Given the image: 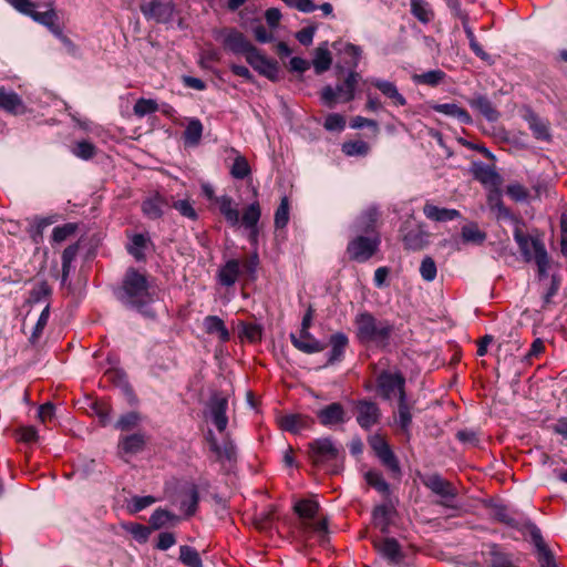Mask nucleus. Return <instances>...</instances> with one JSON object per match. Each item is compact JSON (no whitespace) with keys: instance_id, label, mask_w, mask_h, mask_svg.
<instances>
[{"instance_id":"obj_1","label":"nucleus","mask_w":567,"mask_h":567,"mask_svg":"<svg viewBox=\"0 0 567 567\" xmlns=\"http://www.w3.org/2000/svg\"><path fill=\"white\" fill-rule=\"evenodd\" d=\"M299 516L298 533L303 540L316 537L320 543L328 540V520L319 515V503L315 499H300L295 506Z\"/></svg>"},{"instance_id":"obj_2","label":"nucleus","mask_w":567,"mask_h":567,"mask_svg":"<svg viewBox=\"0 0 567 567\" xmlns=\"http://www.w3.org/2000/svg\"><path fill=\"white\" fill-rule=\"evenodd\" d=\"M355 336L361 343L384 347L393 332V326L384 319H378L368 311L354 318Z\"/></svg>"},{"instance_id":"obj_3","label":"nucleus","mask_w":567,"mask_h":567,"mask_svg":"<svg viewBox=\"0 0 567 567\" xmlns=\"http://www.w3.org/2000/svg\"><path fill=\"white\" fill-rule=\"evenodd\" d=\"M121 300L131 307L141 309L152 301L147 279L135 269H130L123 280Z\"/></svg>"},{"instance_id":"obj_4","label":"nucleus","mask_w":567,"mask_h":567,"mask_svg":"<svg viewBox=\"0 0 567 567\" xmlns=\"http://www.w3.org/2000/svg\"><path fill=\"white\" fill-rule=\"evenodd\" d=\"M375 383L379 395L384 400L390 401L405 395V379L399 372L382 371L378 374Z\"/></svg>"},{"instance_id":"obj_5","label":"nucleus","mask_w":567,"mask_h":567,"mask_svg":"<svg viewBox=\"0 0 567 567\" xmlns=\"http://www.w3.org/2000/svg\"><path fill=\"white\" fill-rule=\"evenodd\" d=\"M341 451V446L329 437L317 439L309 443V456L313 464L318 466L337 461Z\"/></svg>"},{"instance_id":"obj_6","label":"nucleus","mask_w":567,"mask_h":567,"mask_svg":"<svg viewBox=\"0 0 567 567\" xmlns=\"http://www.w3.org/2000/svg\"><path fill=\"white\" fill-rule=\"evenodd\" d=\"M423 484L425 487L431 489L435 495L441 497V501L439 502L440 505L449 508H456L454 499L457 495V489L454 487L452 483L444 480L437 474H433L424 477Z\"/></svg>"},{"instance_id":"obj_7","label":"nucleus","mask_w":567,"mask_h":567,"mask_svg":"<svg viewBox=\"0 0 567 567\" xmlns=\"http://www.w3.org/2000/svg\"><path fill=\"white\" fill-rule=\"evenodd\" d=\"M228 400L220 394H214L206 408L205 417L212 422L219 433H224L228 425Z\"/></svg>"},{"instance_id":"obj_8","label":"nucleus","mask_w":567,"mask_h":567,"mask_svg":"<svg viewBox=\"0 0 567 567\" xmlns=\"http://www.w3.org/2000/svg\"><path fill=\"white\" fill-rule=\"evenodd\" d=\"M379 245L380 238L378 236H358L349 243L347 250L351 259L364 262L375 254Z\"/></svg>"},{"instance_id":"obj_9","label":"nucleus","mask_w":567,"mask_h":567,"mask_svg":"<svg viewBox=\"0 0 567 567\" xmlns=\"http://www.w3.org/2000/svg\"><path fill=\"white\" fill-rule=\"evenodd\" d=\"M331 48L334 51L338 68H357L361 55V51L358 47L343 39H339L331 44Z\"/></svg>"},{"instance_id":"obj_10","label":"nucleus","mask_w":567,"mask_h":567,"mask_svg":"<svg viewBox=\"0 0 567 567\" xmlns=\"http://www.w3.org/2000/svg\"><path fill=\"white\" fill-rule=\"evenodd\" d=\"M357 422L364 429L369 430L380 421L381 412L377 403L368 400H359L355 402Z\"/></svg>"},{"instance_id":"obj_11","label":"nucleus","mask_w":567,"mask_h":567,"mask_svg":"<svg viewBox=\"0 0 567 567\" xmlns=\"http://www.w3.org/2000/svg\"><path fill=\"white\" fill-rule=\"evenodd\" d=\"M369 444L384 466H386L393 473L400 472L399 462L389 444L382 436L373 435L369 440Z\"/></svg>"},{"instance_id":"obj_12","label":"nucleus","mask_w":567,"mask_h":567,"mask_svg":"<svg viewBox=\"0 0 567 567\" xmlns=\"http://www.w3.org/2000/svg\"><path fill=\"white\" fill-rule=\"evenodd\" d=\"M290 340L296 349L307 354L321 352L326 348L324 343L316 339L307 329H300L298 333H291Z\"/></svg>"},{"instance_id":"obj_13","label":"nucleus","mask_w":567,"mask_h":567,"mask_svg":"<svg viewBox=\"0 0 567 567\" xmlns=\"http://www.w3.org/2000/svg\"><path fill=\"white\" fill-rule=\"evenodd\" d=\"M317 416L319 422L323 426H336L339 424H343L349 420V416L342 406V404L334 402L331 403L317 412Z\"/></svg>"},{"instance_id":"obj_14","label":"nucleus","mask_w":567,"mask_h":567,"mask_svg":"<svg viewBox=\"0 0 567 567\" xmlns=\"http://www.w3.org/2000/svg\"><path fill=\"white\" fill-rule=\"evenodd\" d=\"M260 205L258 202H254L244 209L243 216L240 218L239 225H243L246 229H248V238L252 244H256L258 240V221L260 219Z\"/></svg>"},{"instance_id":"obj_15","label":"nucleus","mask_w":567,"mask_h":567,"mask_svg":"<svg viewBox=\"0 0 567 567\" xmlns=\"http://www.w3.org/2000/svg\"><path fill=\"white\" fill-rule=\"evenodd\" d=\"M514 239L526 261L533 260L545 248L539 239L525 235L518 227L514 231Z\"/></svg>"},{"instance_id":"obj_16","label":"nucleus","mask_w":567,"mask_h":567,"mask_svg":"<svg viewBox=\"0 0 567 567\" xmlns=\"http://www.w3.org/2000/svg\"><path fill=\"white\" fill-rule=\"evenodd\" d=\"M141 11L156 21H166L173 13V6L169 1L145 0L141 4Z\"/></svg>"},{"instance_id":"obj_17","label":"nucleus","mask_w":567,"mask_h":567,"mask_svg":"<svg viewBox=\"0 0 567 567\" xmlns=\"http://www.w3.org/2000/svg\"><path fill=\"white\" fill-rule=\"evenodd\" d=\"M257 72L261 75L268 78L271 81H276L279 75V69L275 61H271L259 53V51H255L248 55L247 61Z\"/></svg>"},{"instance_id":"obj_18","label":"nucleus","mask_w":567,"mask_h":567,"mask_svg":"<svg viewBox=\"0 0 567 567\" xmlns=\"http://www.w3.org/2000/svg\"><path fill=\"white\" fill-rule=\"evenodd\" d=\"M215 204L218 206L220 214L231 227H238L240 224L239 210L237 204L228 195H221L215 198Z\"/></svg>"},{"instance_id":"obj_19","label":"nucleus","mask_w":567,"mask_h":567,"mask_svg":"<svg viewBox=\"0 0 567 567\" xmlns=\"http://www.w3.org/2000/svg\"><path fill=\"white\" fill-rule=\"evenodd\" d=\"M312 423L313 420L310 416L302 414L284 415L279 420L280 427L284 431H288L293 434H298L302 430L309 429Z\"/></svg>"},{"instance_id":"obj_20","label":"nucleus","mask_w":567,"mask_h":567,"mask_svg":"<svg viewBox=\"0 0 567 567\" xmlns=\"http://www.w3.org/2000/svg\"><path fill=\"white\" fill-rule=\"evenodd\" d=\"M429 233L423 228V226L417 225L414 228L410 229L405 234H403V243L405 248L411 250H421L429 243Z\"/></svg>"},{"instance_id":"obj_21","label":"nucleus","mask_w":567,"mask_h":567,"mask_svg":"<svg viewBox=\"0 0 567 567\" xmlns=\"http://www.w3.org/2000/svg\"><path fill=\"white\" fill-rule=\"evenodd\" d=\"M377 550L391 563H400L402 553L400 545L394 538H382L374 542Z\"/></svg>"},{"instance_id":"obj_22","label":"nucleus","mask_w":567,"mask_h":567,"mask_svg":"<svg viewBox=\"0 0 567 567\" xmlns=\"http://www.w3.org/2000/svg\"><path fill=\"white\" fill-rule=\"evenodd\" d=\"M423 214L427 219L434 221H450L460 217L458 210L439 207L433 205L432 203H425L423 207Z\"/></svg>"},{"instance_id":"obj_23","label":"nucleus","mask_w":567,"mask_h":567,"mask_svg":"<svg viewBox=\"0 0 567 567\" xmlns=\"http://www.w3.org/2000/svg\"><path fill=\"white\" fill-rule=\"evenodd\" d=\"M203 327L206 333L216 336L220 342H227L230 339L228 329L217 316H207L203 321Z\"/></svg>"},{"instance_id":"obj_24","label":"nucleus","mask_w":567,"mask_h":567,"mask_svg":"<svg viewBox=\"0 0 567 567\" xmlns=\"http://www.w3.org/2000/svg\"><path fill=\"white\" fill-rule=\"evenodd\" d=\"M207 442L209 444L210 451L215 453L218 460H231L234 457L235 446L230 440L225 439L223 443L219 444L215 434L212 431H208Z\"/></svg>"},{"instance_id":"obj_25","label":"nucleus","mask_w":567,"mask_h":567,"mask_svg":"<svg viewBox=\"0 0 567 567\" xmlns=\"http://www.w3.org/2000/svg\"><path fill=\"white\" fill-rule=\"evenodd\" d=\"M146 437L143 433L137 432L125 435L120 439L118 449L124 454H137L143 451Z\"/></svg>"},{"instance_id":"obj_26","label":"nucleus","mask_w":567,"mask_h":567,"mask_svg":"<svg viewBox=\"0 0 567 567\" xmlns=\"http://www.w3.org/2000/svg\"><path fill=\"white\" fill-rule=\"evenodd\" d=\"M472 173L473 176L484 185L497 186L501 182V177L495 169L484 163H474Z\"/></svg>"},{"instance_id":"obj_27","label":"nucleus","mask_w":567,"mask_h":567,"mask_svg":"<svg viewBox=\"0 0 567 567\" xmlns=\"http://www.w3.org/2000/svg\"><path fill=\"white\" fill-rule=\"evenodd\" d=\"M370 83L389 97L394 105L403 106L406 104L405 97L398 91L394 83L381 79H372Z\"/></svg>"},{"instance_id":"obj_28","label":"nucleus","mask_w":567,"mask_h":567,"mask_svg":"<svg viewBox=\"0 0 567 567\" xmlns=\"http://www.w3.org/2000/svg\"><path fill=\"white\" fill-rule=\"evenodd\" d=\"M0 107L14 115L25 112L21 97L17 93L7 92L3 89H0Z\"/></svg>"},{"instance_id":"obj_29","label":"nucleus","mask_w":567,"mask_h":567,"mask_svg":"<svg viewBox=\"0 0 567 567\" xmlns=\"http://www.w3.org/2000/svg\"><path fill=\"white\" fill-rule=\"evenodd\" d=\"M334 58L333 49L329 48L328 42H323L317 50L312 61L316 73L320 74L329 70L332 59Z\"/></svg>"},{"instance_id":"obj_30","label":"nucleus","mask_w":567,"mask_h":567,"mask_svg":"<svg viewBox=\"0 0 567 567\" xmlns=\"http://www.w3.org/2000/svg\"><path fill=\"white\" fill-rule=\"evenodd\" d=\"M525 118L535 138L540 141L550 140L549 123L546 120L532 112L528 113Z\"/></svg>"},{"instance_id":"obj_31","label":"nucleus","mask_w":567,"mask_h":567,"mask_svg":"<svg viewBox=\"0 0 567 567\" xmlns=\"http://www.w3.org/2000/svg\"><path fill=\"white\" fill-rule=\"evenodd\" d=\"M240 275V261L237 259H229L218 271V280L220 285L230 287L233 286Z\"/></svg>"},{"instance_id":"obj_32","label":"nucleus","mask_w":567,"mask_h":567,"mask_svg":"<svg viewBox=\"0 0 567 567\" xmlns=\"http://www.w3.org/2000/svg\"><path fill=\"white\" fill-rule=\"evenodd\" d=\"M203 131L204 126L198 118H188L186 128L183 133L185 144L188 146H197L202 140Z\"/></svg>"},{"instance_id":"obj_33","label":"nucleus","mask_w":567,"mask_h":567,"mask_svg":"<svg viewBox=\"0 0 567 567\" xmlns=\"http://www.w3.org/2000/svg\"><path fill=\"white\" fill-rule=\"evenodd\" d=\"M349 343L348 337L343 332H337L330 337L329 364H333L342 359L344 350Z\"/></svg>"},{"instance_id":"obj_34","label":"nucleus","mask_w":567,"mask_h":567,"mask_svg":"<svg viewBox=\"0 0 567 567\" xmlns=\"http://www.w3.org/2000/svg\"><path fill=\"white\" fill-rule=\"evenodd\" d=\"M532 537H533L535 546L538 550V560H539L540 567H557L551 553L546 547V545L543 540L540 532L538 529H534L532 532Z\"/></svg>"},{"instance_id":"obj_35","label":"nucleus","mask_w":567,"mask_h":567,"mask_svg":"<svg viewBox=\"0 0 567 567\" xmlns=\"http://www.w3.org/2000/svg\"><path fill=\"white\" fill-rule=\"evenodd\" d=\"M224 47L227 51L244 56L246 61L248 55L257 50L246 41V38H225Z\"/></svg>"},{"instance_id":"obj_36","label":"nucleus","mask_w":567,"mask_h":567,"mask_svg":"<svg viewBox=\"0 0 567 567\" xmlns=\"http://www.w3.org/2000/svg\"><path fill=\"white\" fill-rule=\"evenodd\" d=\"M433 110L437 113H442L444 115L455 117L461 123L468 124L472 118L466 110L460 107L455 103H444V104H435L433 105Z\"/></svg>"},{"instance_id":"obj_37","label":"nucleus","mask_w":567,"mask_h":567,"mask_svg":"<svg viewBox=\"0 0 567 567\" xmlns=\"http://www.w3.org/2000/svg\"><path fill=\"white\" fill-rule=\"evenodd\" d=\"M360 75L351 71L342 84L337 85V91L341 102H349L354 97V91Z\"/></svg>"},{"instance_id":"obj_38","label":"nucleus","mask_w":567,"mask_h":567,"mask_svg":"<svg viewBox=\"0 0 567 567\" xmlns=\"http://www.w3.org/2000/svg\"><path fill=\"white\" fill-rule=\"evenodd\" d=\"M411 13L424 24L434 19V12L425 0H411Z\"/></svg>"},{"instance_id":"obj_39","label":"nucleus","mask_w":567,"mask_h":567,"mask_svg":"<svg viewBox=\"0 0 567 567\" xmlns=\"http://www.w3.org/2000/svg\"><path fill=\"white\" fill-rule=\"evenodd\" d=\"M165 206V202L162 196L155 195L153 197L147 198L143 205V213L152 219L159 218L163 214V207Z\"/></svg>"},{"instance_id":"obj_40","label":"nucleus","mask_w":567,"mask_h":567,"mask_svg":"<svg viewBox=\"0 0 567 567\" xmlns=\"http://www.w3.org/2000/svg\"><path fill=\"white\" fill-rule=\"evenodd\" d=\"M446 74L442 70H431L421 74H413L412 80L416 84L436 86L445 79Z\"/></svg>"},{"instance_id":"obj_41","label":"nucleus","mask_w":567,"mask_h":567,"mask_svg":"<svg viewBox=\"0 0 567 567\" xmlns=\"http://www.w3.org/2000/svg\"><path fill=\"white\" fill-rule=\"evenodd\" d=\"M379 212L374 206L368 207L357 219V228L361 231H368L374 227L379 219Z\"/></svg>"},{"instance_id":"obj_42","label":"nucleus","mask_w":567,"mask_h":567,"mask_svg":"<svg viewBox=\"0 0 567 567\" xmlns=\"http://www.w3.org/2000/svg\"><path fill=\"white\" fill-rule=\"evenodd\" d=\"M239 337L249 342H258L261 340L262 329L260 324L254 322H240Z\"/></svg>"},{"instance_id":"obj_43","label":"nucleus","mask_w":567,"mask_h":567,"mask_svg":"<svg viewBox=\"0 0 567 567\" xmlns=\"http://www.w3.org/2000/svg\"><path fill=\"white\" fill-rule=\"evenodd\" d=\"M471 105L478 110L488 121H496L498 113L485 96H477L471 102Z\"/></svg>"},{"instance_id":"obj_44","label":"nucleus","mask_w":567,"mask_h":567,"mask_svg":"<svg viewBox=\"0 0 567 567\" xmlns=\"http://www.w3.org/2000/svg\"><path fill=\"white\" fill-rule=\"evenodd\" d=\"M462 239L465 243L481 245L486 239V234L477 225L470 224L462 227Z\"/></svg>"},{"instance_id":"obj_45","label":"nucleus","mask_w":567,"mask_h":567,"mask_svg":"<svg viewBox=\"0 0 567 567\" xmlns=\"http://www.w3.org/2000/svg\"><path fill=\"white\" fill-rule=\"evenodd\" d=\"M179 559L188 567H203L202 559L196 549L189 546H181Z\"/></svg>"},{"instance_id":"obj_46","label":"nucleus","mask_w":567,"mask_h":567,"mask_svg":"<svg viewBox=\"0 0 567 567\" xmlns=\"http://www.w3.org/2000/svg\"><path fill=\"white\" fill-rule=\"evenodd\" d=\"M342 152L348 156H365L370 146L364 141H349L342 144Z\"/></svg>"},{"instance_id":"obj_47","label":"nucleus","mask_w":567,"mask_h":567,"mask_svg":"<svg viewBox=\"0 0 567 567\" xmlns=\"http://www.w3.org/2000/svg\"><path fill=\"white\" fill-rule=\"evenodd\" d=\"M373 523L385 533L390 524V509L386 505L377 506L372 514Z\"/></svg>"},{"instance_id":"obj_48","label":"nucleus","mask_w":567,"mask_h":567,"mask_svg":"<svg viewBox=\"0 0 567 567\" xmlns=\"http://www.w3.org/2000/svg\"><path fill=\"white\" fill-rule=\"evenodd\" d=\"M198 504V491L196 486L192 485L184 495V499L182 501V509L189 516L196 512Z\"/></svg>"},{"instance_id":"obj_49","label":"nucleus","mask_w":567,"mask_h":567,"mask_svg":"<svg viewBox=\"0 0 567 567\" xmlns=\"http://www.w3.org/2000/svg\"><path fill=\"white\" fill-rule=\"evenodd\" d=\"M250 174V166L248 161L241 156L237 155L231 168H230V175L236 179H244Z\"/></svg>"},{"instance_id":"obj_50","label":"nucleus","mask_w":567,"mask_h":567,"mask_svg":"<svg viewBox=\"0 0 567 567\" xmlns=\"http://www.w3.org/2000/svg\"><path fill=\"white\" fill-rule=\"evenodd\" d=\"M141 422V415L137 412L123 414L115 423V429L120 431H131Z\"/></svg>"},{"instance_id":"obj_51","label":"nucleus","mask_w":567,"mask_h":567,"mask_svg":"<svg viewBox=\"0 0 567 567\" xmlns=\"http://www.w3.org/2000/svg\"><path fill=\"white\" fill-rule=\"evenodd\" d=\"M148 238L142 234H136L132 237L128 251L135 259L141 260L144 257V249Z\"/></svg>"},{"instance_id":"obj_52","label":"nucleus","mask_w":567,"mask_h":567,"mask_svg":"<svg viewBox=\"0 0 567 567\" xmlns=\"http://www.w3.org/2000/svg\"><path fill=\"white\" fill-rule=\"evenodd\" d=\"M398 415L399 425L403 431H408L412 422V415L405 395L399 399Z\"/></svg>"},{"instance_id":"obj_53","label":"nucleus","mask_w":567,"mask_h":567,"mask_svg":"<svg viewBox=\"0 0 567 567\" xmlns=\"http://www.w3.org/2000/svg\"><path fill=\"white\" fill-rule=\"evenodd\" d=\"M158 110V104L152 99H138L133 107L134 114L143 117Z\"/></svg>"},{"instance_id":"obj_54","label":"nucleus","mask_w":567,"mask_h":567,"mask_svg":"<svg viewBox=\"0 0 567 567\" xmlns=\"http://www.w3.org/2000/svg\"><path fill=\"white\" fill-rule=\"evenodd\" d=\"M34 20L49 27V31L52 33H60L59 25L54 23L56 14L54 11L37 12L33 10V14H30Z\"/></svg>"},{"instance_id":"obj_55","label":"nucleus","mask_w":567,"mask_h":567,"mask_svg":"<svg viewBox=\"0 0 567 567\" xmlns=\"http://www.w3.org/2000/svg\"><path fill=\"white\" fill-rule=\"evenodd\" d=\"M367 483L382 494L389 493V484L385 482L383 476L375 471H369L365 473Z\"/></svg>"},{"instance_id":"obj_56","label":"nucleus","mask_w":567,"mask_h":567,"mask_svg":"<svg viewBox=\"0 0 567 567\" xmlns=\"http://www.w3.org/2000/svg\"><path fill=\"white\" fill-rule=\"evenodd\" d=\"M176 519L175 515L166 509L157 508L151 516L150 523L153 528L158 529Z\"/></svg>"},{"instance_id":"obj_57","label":"nucleus","mask_w":567,"mask_h":567,"mask_svg":"<svg viewBox=\"0 0 567 567\" xmlns=\"http://www.w3.org/2000/svg\"><path fill=\"white\" fill-rule=\"evenodd\" d=\"M72 153L81 159H90L95 155V146L87 141H79L72 147Z\"/></svg>"},{"instance_id":"obj_58","label":"nucleus","mask_w":567,"mask_h":567,"mask_svg":"<svg viewBox=\"0 0 567 567\" xmlns=\"http://www.w3.org/2000/svg\"><path fill=\"white\" fill-rule=\"evenodd\" d=\"M488 205L492 209H496L498 212L499 218H512L509 209L506 208L502 202L499 192L495 190L489 193Z\"/></svg>"},{"instance_id":"obj_59","label":"nucleus","mask_w":567,"mask_h":567,"mask_svg":"<svg viewBox=\"0 0 567 567\" xmlns=\"http://www.w3.org/2000/svg\"><path fill=\"white\" fill-rule=\"evenodd\" d=\"M420 274H421V277L425 281L430 282L435 279L437 269H436V265H435V261L433 260V258H431L429 256L423 258L421 266H420Z\"/></svg>"},{"instance_id":"obj_60","label":"nucleus","mask_w":567,"mask_h":567,"mask_svg":"<svg viewBox=\"0 0 567 567\" xmlns=\"http://www.w3.org/2000/svg\"><path fill=\"white\" fill-rule=\"evenodd\" d=\"M289 220V202L287 197L281 199L279 207L275 213V225L277 228H284Z\"/></svg>"},{"instance_id":"obj_61","label":"nucleus","mask_w":567,"mask_h":567,"mask_svg":"<svg viewBox=\"0 0 567 567\" xmlns=\"http://www.w3.org/2000/svg\"><path fill=\"white\" fill-rule=\"evenodd\" d=\"M506 194L515 202H525L529 196L528 189L519 183L508 184Z\"/></svg>"},{"instance_id":"obj_62","label":"nucleus","mask_w":567,"mask_h":567,"mask_svg":"<svg viewBox=\"0 0 567 567\" xmlns=\"http://www.w3.org/2000/svg\"><path fill=\"white\" fill-rule=\"evenodd\" d=\"M157 499L151 495L133 496L128 503V509L132 513H138L142 509L153 505Z\"/></svg>"},{"instance_id":"obj_63","label":"nucleus","mask_w":567,"mask_h":567,"mask_svg":"<svg viewBox=\"0 0 567 567\" xmlns=\"http://www.w3.org/2000/svg\"><path fill=\"white\" fill-rule=\"evenodd\" d=\"M76 230V226L72 223L58 226L52 231V239L55 243H62L66 240Z\"/></svg>"},{"instance_id":"obj_64","label":"nucleus","mask_w":567,"mask_h":567,"mask_svg":"<svg viewBox=\"0 0 567 567\" xmlns=\"http://www.w3.org/2000/svg\"><path fill=\"white\" fill-rule=\"evenodd\" d=\"M173 207L184 217L192 220L197 219V213L188 199H179L174 202Z\"/></svg>"}]
</instances>
